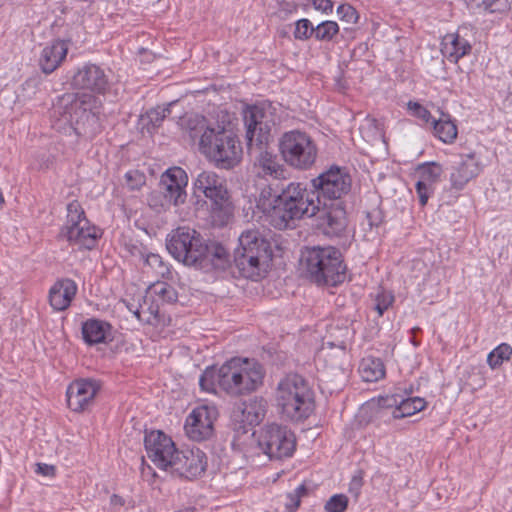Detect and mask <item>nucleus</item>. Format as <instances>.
<instances>
[{
    "label": "nucleus",
    "instance_id": "obj_1",
    "mask_svg": "<svg viewBox=\"0 0 512 512\" xmlns=\"http://www.w3.org/2000/svg\"><path fill=\"white\" fill-rule=\"evenodd\" d=\"M314 197L312 190L299 182H290L280 192L268 185L261 190L257 207L273 227L283 230L293 220L313 217L320 212Z\"/></svg>",
    "mask_w": 512,
    "mask_h": 512
},
{
    "label": "nucleus",
    "instance_id": "obj_2",
    "mask_svg": "<svg viewBox=\"0 0 512 512\" xmlns=\"http://www.w3.org/2000/svg\"><path fill=\"white\" fill-rule=\"evenodd\" d=\"M265 369L255 359L233 357L219 368L207 367L199 378L202 391L216 394L217 388L231 397L256 391L263 385Z\"/></svg>",
    "mask_w": 512,
    "mask_h": 512
},
{
    "label": "nucleus",
    "instance_id": "obj_3",
    "mask_svg": "<svg viewBox=\"0 0 512 512\" xmlns=\"http://www.w3.org/2000/svg\"><path fill=\"white\" fill-rule=\"evenodd\" d=\"M166 248L178 262L206 273L225 270L230 264V254L222 244L206 243L201 234L190 227L172 230L167 236Z\"/></svg>",
    "mask_w": 512,
    "mask_h": 512
},
{
    "label": "nucleus",
    "instance_id": "obj_4",
    "mask_svg": "<svg viewBox=\"0 0 512 512\" xmlns=\"http://www.w3.org/2000/svg\"><path fill=\"white\" fill-rule=\"evenodd\" d=\"M191 139L199 137L200 152L217 168L232 169L241 160L242 147L237 136L224 127L206 125V118L195 115L186 121Z\"/></svg>",
    "mask_w": 512,
    "mask_h": 512
},
{
    "label": "nucleus",
    "instance_id": "obj_5",
    "mask_svg": "<svg viewBox=\"0 0 512 512\" xmlns=\"http://www.w3.org/2000/svg\"><path fill=\"white\" fill-rule=\"evenodd\" d=\"M101 101L88 93H64L51 109V117L68 124L78 136H93L100 129Z\"/></svg>",
    "mask_w": 512,
    "mask_h": 512
},
{
    "label": "nucleus",
    "instance_id": "obj_6",
    "mask_svg": "<svg viewBox=\"0 0 512 512\" xmlns=\"http://www.w3.org/2000/svg\"><path fill=\"white\" fill-rule=\"evenodd\" d=\"M300 265L305 277L318 286H337L346 278L342 253L333 246L305 247Z\"/></svg>",
    "mask_w": 512,
    "mask_h": 512
},
{
    "label": "nucleus",
    "instance_id": "obj_7",
    "mask_svg": "<svg viewBox=\"0 0 512 512\" xmlns=\"http://www.w3.org/2000/svg\"><path fill=\"white\" fill-rule=\"evenodd\" d=\"M275 401L282 416L295 422L307 419L314 410V393L299 374H288L279 381Z\"/></svg>",
    "mask_w": 512,
    "mask_h": 512
},
{
    "label": "nucleus",
    "instance_id": "obj_8",
    "mask_svg": "<svg viewBox=\"0 0 512 512\" xmlns=\"http://www.w3.org/2000/svg\"><path fill=\"white\" fill-rule=\"evenodd\" d=\"M272 256L270 242L259 231L248 230L239 237V246L234 251V264L242 277L257 281L267 273Z\"/></svg>",
    "mask_w": 512,
    "mask_h": 512
},
{
    "label": "nucleus",
    "instance_id": "obj_9",
    "mask_svg": "<svg viewBox=\"0 0 512 512\" xmlns=\"http://www.w3.org/2000/svg\"><path fill=\"white\" fill-rule=\"evenodd\" d=\"M193 187L195 196L203 194L210 200L213 224L219 227L226 225L232 216L226 181L214 171H202L196 177Z\"/></svg>",
    "mask_w": 512,
    "mask_h": 512
},
{
    "label": "nucleus",
    "instance_id": "obj_10",
    "mask_svg": "<svg viewBox=\"0 0 512 512\" xmlns=\"http://www.w3.org/2000/svg\"><path fill=\"white\" fill-rule=\"evenodd\" d=\"M246 127L247 151L253 153L255 145H268L272 128L280 121L277 107L269 101L247 106L243 111Z\"/></svg>",
    "mask_w": 512,
    "mask_h": 512
},
{
    "label": "nucleus",
    "instance_id": "obj_11",
    "mask_svg": "<svg viewBox=\"0 0 512 512\" xmlns=\"http://www.w3.org/2000/svg\"><path fill=\"white\" fill-rule=\"evenodd\" d=\"M352 178L346 168L331 166L311 180V190L319 210L321 206L345 204L344 198L350 193Z\"/></svg>",
    "mask_w": 512,
    "mask_h": 512
},
{
    "label": "nucleus",
    "instance_id": "obj_12",
    "mask_svg": "<svg viewBox=\"0 0 512 512\" xmlns=\"http://www.w3.org/2000/svg\"><path fill=\"white\" fill-rule=\"evenodd\" d=\"M279 152L288 166L306 171L314 166L318 147L308 133L295 129L282 134L279 139Z\"/></svg>",
    "mask_w": 512,
    "mask_h": 512
},
{
    "label": "nucleus",
    "instance_id": "obj_13",
    "mask_svg": "<svg viewBox=\"0 0 512 512\" xmlns=\"http://www.w3.org/2000/svg\"><path fill=\"white\" fill-rule=\"evenodd\" d=\"M257 444L270 460H281L292 456L296 440L294 434L286 426L272 423L261 428Z\"/></svg>",
    "mask_w": 512,
    "mask_h": 512
},
{
    "label": "nucleus",
    "instance_id": "obj_14",
    "mask_svg": "<svg viewBox=\"0 0 512 512\" xmlns=\"http://www.w3.org/2000/svg\"><path fill=\"white\" fill-rule=\"evenodd\" d=\"M144 446L148 458L159 469L168 471L178 452L171 437L160 430L150 431L145 434Z\"/></svg>",
    "mask_w": 512,
    "mask_h": 512
},
{
    "label": "nucleus",
    "instance_id": "obj_15",
    "mask_svg": "<svg viewBox=\"0 0 512 512\" xmlns=\"http://www.w3.org/2000/svg\"><path fill=\"white\" fill-rule=\"evenodd\" d=\"M217 417L215 407L202 405L193 409L185 422L187 436L197 442L209 439L214 433V421Z\"/></svg>",
    "mask_w": 512,
    "mask_h": 512
},
{
    "label": "nucleus",
    "instance_id": "obj_16",
    "mask_svg": "<svg viewBox=\"0 0 512 512\" xmlns=\"http://www.w3.org/2000/svg\"><path fill=\"white\" fill-rule=\"evenodd\" d=\"M207 468V456L199 448H191L177 452L168 470L171 474L187 479L201 476Z\"/></svg>",
    "mask_w": 512,
    "mask_h": 512
},
{
    "label": "nucleus",
    "instance_id": "obj_17",
    "mask_svg": "<svg viewBox=\"0 0 512 512\" xmlns=\"http://www.w3.org/2000/svg\"><path fill=\"white\" fill-rule=\"evenodd\" d=\"M71 86L74 89L105 94L109 89V78L100 66L88 63L74 73L71 78Z\"/></svg>",
    "mask_w": 512,
    "mask_h": 512
},
{
    "label": "nucleus",
    "instance_id": "obj_18",
    "mask_svg": "<svg viewBox=\"0 0 512 512\" xmlns=\"http://www.w3.org/2000/svg\"><path fill=\"white\" fill-rule=\"evenodd\" d=\"M100 390V383L93 379H77L67 388V404L74 412L88 410L93 404L96 394Z\"/></svg>",
    "mask_w": 512,
    "mask_h": 512
},
{
    "label": "nucleus",
    "instance_id": "obj_19",
    "mask_svg": "<svg viewBox=\"0 0 512 512\" xmlns=\"http://www.w3.org/2000/svg\"><path fill=\"white\" fill-rule=\"evenodd\" d=\"M319 213H321L319 226L323 234L331 238L344 236L348 226L345 204L329 202L327 206H321Z\"/></svg>",
    "mask_w": 512,
    "mask_h": 512
},
{
    "label": "nucleus",
    "instance_id": "obj_20",
    "mask_svg": "<svg viewBox=\"0 0 512 512\" xmlns=\"http://www.w3.org/2000/svg\"><path fill=\"white\" fill-rule=\"evenodd\" d=\"M481 170L482 166L475 152L461 155V161L453 167L450 174L451 188L462 190L469 181L480 174Z\"/></svg>",
    "mask_w": 512,
    "mask_h": 512
},
{
    "label": "nucleus",
    "instance_id": "obj_21",
    "mask_svg": "<svg viewBox=\"0 0 512 512\" xmlns=\"http://www.w3.org/2000/svg\"><path fill=\"white\" fill-rule=\"evenodd\" d=\"M443 172L442 166L435 162L424 163L418 166L419 180L415 185L416 193L421 206H425L430 195L434 192L433 185L440 180Z\"/></svg>",
    "mask_w": 512,
    "mask_h": 512
},
{
    "label": "nucleus",
    "instance_id": "obj_22",
    "mask_svg": "<svg viewBox=\"0 0 512 512\" xmlns=\"http://www.w3.org/2000/svg\"><path fill=\"white\" fill-rule=\"evenodd\" d=\"M267 145H255L253 153H248L254 158V165L259 173L264 176H271L274 179H286L287 169L280 164L277 156L266 150Z\"/></svg>",
    "mask_w": 512,
    "mask_h": 512
},
{
    "label": "nucleus",
    "instance_id": "obj_23",
    "mask_svg": "<svg viewBox=\"0 0 512 512\" xmlns=\"http://www.w3.org/2000/svg\"><path fill=\"white\" fill-rule=\"evenodd\" d=\"M70 39H55L45 46L39 58V66L43 73L54 72L65 59Z\"/></svg>",
    "mask_w": 512,
    "mask_h": 512
},
{
    "label": "nucleus",
    "instance_id": "obj_24",
    "mask_svg": "<svg viewBox=\"0 0 512 512\" xmlns=\"http://www.w3.org/2000/svg\"><path fill=\"white\" fill-rule=\"evenodd\" d=\"M75 281L69 278L57 280L49 290V303L55 311H64L69 308L77 293Z\"/></svg>",
    "mask_w": 512,
    "mask_h": 512
},
{
    "label": "nucleus",
    "instance_id": "obj_25",
    "mask_svg": "<svg viewBox=\"0 0 512 512\" xmlns=\"http://www.w3.org/2000/svg\"><path fill=\"white\" fill-rule=\"evenodd\" d=\"M186 197L185 189H181L178 185H161L160 191H153L150 194L148 203L154 209L167 210L171 205L179 206L183 204Z\"/></svg>",
    "mask_w": 512,
    "mask_h": 512
},
{
    "label": "nucleus",
    "instance_id": "obj_26",
    "mask_svg": "<svg viewBox=\"0 0 512 512\" xmlns=\"http://www.w3.org/2000/svg\"><path fill=\"white\" fill-rule=\"evenodd\" d=\"M267 412V401L263 397L255 396L248 401L241 403L237 410H234V417L243 424L255 426L260 424Z\"/></svg>",
    "mask_w": 512,
    "mask_h": 512
},
{
    "label": "nucleus",
    "instance_id": "obj_27",
    "mask_svg": "<svg viewBox=\"0 0 512 512\" xmlns=\"http://www.w3.org/2000/svg\"><path fill=\"white\" fill-rule=\"evenodd\" d=\"M101 231L88 221L86 225H80L67 230L60 237L66 239L70 244L78 246L79 249L91 250L95 247Z\"/></svg>",
    "mask_w": 512,
    "mask_h": 512
},
{
    "label": "nucleus",
    "instance_id": "obj_28",
    "mask_svg": "<svg viewBox=\"0 0 512 512\" xmlns=\"http://www.w3.org/2000/svg\"><path fill=\"white\" fill-rule=\"evenodd\" d=\"M441 52L448 61L457 63L462 57L471 53L470 42L461 36L460 30L446 34L441 42Z\"/></svg>",
    "mask_w": 512,
    "mask_h": 512
},
{
    "label": "nucleus",
    "instance_id": "obj_29",
    "mask_svg": "<svg viewBox=\"0 0 512 512\" xmlns=\"http://www.w3.org/2000/svg\"><path fill=\"white\" fill-rule=\"evenodd\" d=\"M111 330L110 323L96 318L87 319L82 323L81 328L83 340L90 346L106 343Z\"/></svg>",
    "mask_w": 512,
    "mask_h": 512
},
{
    "label": "nucleus",
    "instance_id": "obj_30",
    "mask_svg": "<svg viewBox=\"0 0 512 512\" xmlns=\"http://www.w3.org/2000/svg\"><path fill=\"white\" fill-rule=\"evenodd\" d=\"M359 373L365 382H376L385 376V366L380 358L368 356L361 360Z\"/></svg>",
    "mask_w": 512,
    "mask_h": 512
},
{
    "label": "nucleus",
    "instance_id": "obj_31",
    "mask_svg": "<svg viewBox=\"0 0 512 512\" xmlns=\"http://www.w3.org/2000/svg\"><path fill=\"white\" fill-rule=\"evenodd\" d=\"M434 135L444 143H453L457 137V126L451 120L450 115L442 113L438 119L432 120Z\"/></svg>",
    "mask_w": 512,
    "mask_h": 512
},
{
    "label": "nucleus",
    "instance_id": "obj_32",
    "mask_svg": "<svg viewBox=\"0 0 512 512\" xmlns=\"http://www.w3.org/2000/svg\"><path fill=\"white\" fill-rule=\"evenodd\" d=\"M426 407V401L420 397L403 398L400 396L399 405L393 410L392 416L395 419L409 417Z\"/></svg>",
    "mask_w": 512,
    "mask_h": 512
},
{
    "label": "nucleus",
    "instance_id": "obj_33",
    "mask_svg": "<svg viewBox=\"0 0 512 512\" xmlns=\"http://www.w3.org/2000/svg\"><path fill=\"white\" fill-rule=\"evenodd\" d=\"M467 7L485 13H505L510 9L508 0H464Z\"/></svg>",
    "mask_w": 512,
    "mask_h": 512
},
{
    "label": "nucleus",
    "instance_id": "obj_34",
    "mask_svg": "<svg viewBox=\"0 0 512 512\" xmlns=\"http://www.w3.org/2000/svg\"><path fill=\"white\" fill-rule=\"evenodd\" d=\"M88 221L80 203L74 200L67 205V220L65 225L61 228L59 235L66 233V231L71 228L86 225Z\"/></svg>",
    "mask_w": 512,
    "mask_h": 512
},
{
    "label": "nucleus",
    "instance_id": "obj_35",
    "mask_svg": "<svg viewBox=\"0 0 512 512\" xmlns=\"http://www.w3.org/2000/svg\"><path fill=\"white\" fill-rule=\"evenodd\" d=\"M512 356V347L508 343H501L494 348L487 356V363L491 369L500 367L504 361Z\"/></svg>",
    "mask_w": 512,
    "mask_h": 512
},
{
    "label": "nucleus",
    "instance_id": "obj_36",
    "mask_svg": "<svg viewBox=\"0 0 512 512\" xmlns=\"http://www.w3.org/2000/svg\"><path fill=\"white\" fill-rule=\"evenodd\" d=\"M187 183L188 176L185 170L181 167H172L162 175L160 185H178L181 189H185Z\"/></svg>",
    "mask_w": 512,
    "mask_h": 512
},
{
    "label": "nucleus",
    "instance_id": "obj_37",
    "mask_svg": "<svg viewBox=\"0 0 512 512\" xmlns=\"http://www.w3.org/2000/svg\"><path fill=\"white\" fill-rule=\"evenodd\" d=\"M339 33V25L335 21H323L315 27L314 38L317 41H332Z\"/></svg>",
    "mask_w": 512,
    "mask_h": 512
},
{
    "label": "nucleus",
    "instance_id": "obj_38",
    "mask_svg": "<svg viewBox=\"0 0 512 512\" xmlns=\"http://www.w3.org/2000/svg\"><path fill=\"white\" fill-rule=\"evenodd\" d=\"M145 264L149 266L156 276L166 277L170 274V269L164 263L162 257L156 253H148L144 258Z\"/></svg>",
    "mask_w": 512,
    "mask_h": 512
},
{
    "label": "nucleus",
    "instance_id": "obj_39",
    "mask_svg": "<svg viewBox=\"0 0 512 512\" xmlns=\"http://www.w3.org/2000/svg\"><path fill=\"white\" fill-rule=\"evenodd\" d=\"M346 357L345 346H341L338 348V355L334 362L327 366L325 370L322 372L323 380L328 379L329 377V369L334 372V377L339 380H343L345 376L344 369L342 368V359Z\"/></svg>",
    "mask_w": 512,
    "mask_h": 512
},
{
    "label": "nucleus",
    "instance_id": "obj_40",
    "mask_svg": "<svg viewBox=\"0 0 512 512\" xmlns=\"http://www.w3.org/2000/svg\"><path fill=\"white\" fill-rule=\"evenodd\" d=\"M314 32L315 27L312 25L311 21L306 18H302L296 21L293 35L296 40L305 41L314 37Z\"/></svg>",
    "mask_w": 512,
    "mask_h": 512
},
{
    "label": "nucleus",
    "instance_id": "obj_41",
    "mask_svg": "<svg viewBox=\"0 0 512 512\" xmlns=\"http://www.w3.org/2000/svg\"><path fill=\"white\" fill-rule=\"evenodd\" d=\"M349 499L344 494H335L329 498L324 506L326 512H345Z\"/></svg>",
    "mask_w": 512,
    "mask_h": 512
},
{
    "label": "nucleus",
    "instance_id": "obj_42",
    "mask_svg": "<svg viewBox=\"0 0 512 512\" xmlns=\"http://www.w3.org/2000/svg\"><path fill=\"white\" fill-rule=\"evenodd\" d=\"M407 108L412 116L423 120L425 123L432 122L433 118L430 111L420 103L409 101Z\"/></svg>",
    "mask_w": 512,
    "mask_h": 512
},
{
    "label": "nucleus",
    "instance_id": "obj_43",
    "mask_svg": "<svg viewBox=\"0 0 512 512\" xmlns=\"http://www.w3.org/2000/svg\"><path fill=\"white\" fill-rule=\"evenodd\" d=\"M125 184L132 191L138 190L145 184V176L138 170H130L125 174Z\"/></svg>",
    "mask_w": 512,
    "mask_h": 512
},
{
    "label": "nucleus",
    "instance_id": "obj_44",
    "mask_svg": "<svg viewBox=\"0 0 512 512\" xmlns=\"http://www.w3.org/2000/svg\"><path fill=\"white\" fill-rule=\"evenodd\" d=\"M168 114H170L169 107L158 106L147 112V118L153 127H159Z\"/></svg>",
    "mask_w": 512,
    "mask_h": 512
},
{
    "label": "nucleus",
    "instance_id": "obj_45",
    "mask_svg": "<svg viewBox=\"0 0 512 512\" xmlns=\"http://www.w3.org/2000/svg\"><path fill=\"white\" fill-rule=\"evenodd\" d=\"M155 293L160 296L164 301L173 303L177 301L176 290L167 283H160L154 288Z\"/></svg>",
    "mask_w": 512,
    "mask_h": 512
},
{
    "label": "nucleus",
    "instance_id": "obj_46",
    "mask_svg": "<svg viewBox=\"0 0 512 512\" xmlns=\"http://www.w3.org/2000/svg\"><path fill=\"white\" fill-rule=\"evenodd\" d=\"M394 297L390 293H379L375 298L374 309L377 311L379 316H382L384 312L392 305Z\"/></svg>",
    "mask_w": 512,
    "mask_h": 512
},
{
    "label": "nucleus",
    "instance_id": "obj_47",
    "mask_svg": "<svg viewBox=\"0 0 512 512\" xmlns=\"http://www.w3.org/2000/svg\"><path fill=\"white\" fill-rule=\"evenodd\" d=\"M337 14L340 15L342 20L349 23H356L359 16L354 7L349 4H341L337 8Z\"/></svg>",
    "mask_w": 512,
    "mask_h": 512
},
{
    "label": "nucleus",
    "instance_id": "obj_48",
    "mask_svg": "<svg viewBox=\"0 0 512 512\" xmlns=\"http://www.w3.org/2000/svg\"><path fill=\"white\" fill-rule=\"evenodd\" d=\"M400 396L401 395H398V394L380 396L377 399V405L380 408H385V409L393 408V410H394L399 405Z\"/></svg>",
    "mask_w": 512,
    "mask_h": 512
},
{
    "label": "nucleus",
    "instance_id": "obj_49",
    "mask_svg": "<svg viewBox=\"0 0 512 512\" xmlns=\"http://www.w3.org/2000/svg\"><path fill=\"white\" fill-rule=\"evenodd\" d=\"M363 485V477L362 471H358L356 475H354L349 484V492L354 496H358Z\"/></svg>",
    "mask_w": 512,
    "mask_h": 512
},
{
    "label": "nucleus",
    "instance_id": "obj_50",
    "mask_svg": "<svg viewBox=\"0 0 512 512\" xmlns=\"http://www.w3.org/2000/svg\"><path fill=\"white\" fill-rule=\"evenodd\" d=\"M301 504V499L298 494L293 492L287 494V502L285 504L287 512H296Z\"/></svg>",
    "mask_w": 512,
    "mask_h": 512
},
{
    "label": "nucleus",
    "instance_id": "obj_51",
    "mask_svg": "<svg viewBox=\"0 0 512 512\" xmlns=\"http://www.w3.org/2000/svg\"><path fill=\"white\" fill-rule=\"evenodd\" d=\"M312 4L316 10L323 13H331L333 10V2L331 0H312Z\"/></svg>",
    "mask_w": 512,
    "mask_h": 512
},
{
    "label": "nucleus",
    "instance_id": "obj_52",
    "mask_svg": "<svg viewBox=\"0 0 512 512\" xmlns=\"http://www.w3.org/2000/svg\"><path fill=\"white\" fill-rule=\"evenodd\" d=\"M55 468L52 465L38 463L36 472L44 476H53Z\"/></svg>",
    "mask_w": 512,
    "mask_h": 512
},
{
    "label": "nucleus",
    "instance_id": "obj_53",
    "mask_svg": "<svg viewBox=\"0 0 512 512\" xmlns=\"http://www.w3.org/2000/svg\"><path fill=\"white\" fill-rule=\"evenodd\" d=\"M110 503L114 506H123L125 504V500L123 497L113 494L110 498Z\"/></svg>",
    "mask_w": 512,
    "mask_h": 512
},
{
    "label": "nucleus",
    "instance_id": "obj_54",
    "mask_svg": "<svg viewBox=\"0 0 512 512\" xmlns=\"http://www.w3.org/2000/svg\"><path fill=\"white\" fill-rule=\"evenodd\" d=\"M293 493L298 494L299 498L301 499L308 494V488L305 484H301L293 491Z\"/></svg>",
    "mask_w": 512,
    "mask_h": 512
},
{
    "label": "nucleus",
    "instance_id": "obj_55",
    "mask_svg": "<svg viewBox=\"0 0 512 512\" xmlns=\"http://www.w3.org/2000/svg\"><path fill=\"white\" fill-rule=\"evenodd\" d=\"M127 308L129 309V311H131L137 319H140V311L139 309H134V306L133 305H127Z\"/></svg>",
    "mask_w": 512,
    "mask_h": 512
},
{
    "label": "nucleus",
    "instance_id": "obj_56",
    "mask_svg": "<svg viewBox=\"0 0 512 512\" xmlns=\"http://www.w3.org/2000/svg\"><path fill=\"white\" fill-rule=\"evenodd\" d=\"M420 331H421V329H420L419 327H415V328H413V329H412V334H413V336L416 334V332H420ZM411 342L413 343V345H414L415 347L419 346V343L415 340V338H414V337L411 339Z\"/></svg>",
    "mask_w": 512,
    "mask_h": 512
},
{
    "label": "nucleus",
    "instance_id": "obj_57",
    "mask_svg": "<svg viewBox=\"0 0 512 512\" xmlns=\"http://www.w3.org/2000/svg\"><path fill=\"white\" fill-rule=\"evenodd\" d=\"M367 220H368V223H369V226L372 227V226H377V224L374 223V220H372V214L371 213H367Z\"/></svg>",
    "mask_w": 512,
    "mask_h": 512
},
{
    "label": "nucleus",
    "instance_id": "obj_58",
    "mask_svg": "<svg viewBox=\"0 0 512 512\" xmlns=\"http://www.w3.org/2000/svg\"><path fill=\"white\" fill-rule=\"evenodd\" d=\"M321 356H324L325 358H327V357L331 356V353L329 351H327L325 348H323L321 351Z\"/></svg>",
    "mask_w": 512,
    "mask_h": 512
},
{
    "label": "nucleus",
    "instance_id": "obj_59",
    "mask_svg": "<svg viewBox=\"0 0 512 512\" xmlns=\"http://www.w3.org/2000/svg\"><path fill=\"white\" fill-rule=\"evenodd\" d=\"M330 349L332 350L334 348L333 343H329Z\"/></svg>",
    "mask_w": 512,
    "mask_h": 512
}]
</instances>
